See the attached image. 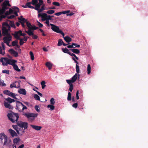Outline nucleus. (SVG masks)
<instances>
[{
  "mask_svg": "<svg viewBox=\"0 0 148 148\" xmlns=\"http://www.w3.org/2000/svg\"><path fill=\"white\" fill-rule=\"evenodd\" d=\"M0 61L3 66H7L8 64L12 66L17 62V61L14 60L9 59L7 58H1L0 59Z\"/></svg>",
  "mask_w": 148,
  "mask_h": 148,
  "instance_id": "obj_1",
  "label": "nucleus"
},
{
  "mask_svg": "<svg viewBox=\"0 0 148 148\" xmlns=\"http://www.w3.org/2000/svg\"><path fill=\"white\" fill-rule=\"evenodd\" d=\"M7 116L9 119L12 123H14L15 121L17 122L19 117L18 114L12 112L8 114Z\"/></svg>",
  "mask_w": 148,
  "mask_h": 148,
  "instance_id": "obj_2",
  "label": "nucleus"
},
{
  "mask_svg": "<svg viewBox=\"0 0 148 148\" xmlns=\"http://www.w3.org/2000/svg\"><path fill=\"white\" fill-rule=\"evenodd\" d=\"M23 115L26 116L28 120L32 122L34 120V118L37 116V114L34 113H24Z\"/></svg>",
  "mask_w": 148,
  "mask_h": 148,
  "instance_id": "obj_3",
  "label": "nucleus"
},
{
  "mask_svg": "<svg viewBox=\"0 0 148 148\" xmlns=\"http://www.w3.org/2000/svg\"><path fill=\"white\" fill-rule=\"evenodd\" d=\"M19 112H22L24 110L26 109L27 107L24 105L21 102L18 101H16V108Z\"/></svg>",
  "mask_w": 148,
  "mask_h": 148,
  "instance_id": "obj_4",
  "label": "nucleus"
},
{
  "mask_svg": "<svg viewBox=\"0 0 148 148\" xmlns=\"http://www.w3.org/2000/svg\"><path fill=\"white\" fill-rule=\"evenodd\" d=\"M50 25L51 26V28L53 31L55 32L61 34L63 36H64V33L60 29L58 26H56L52 24H50Z\"/></svg>",
  "mask_w": 148,
  "mask_h": 148,
  "instance_id": "obj_5",
  "label": "nucleus"
},
{
  "mask_svg": "<svg viewBox=\"0 0 148 148\" xmlns=\"http://www.w3.org/2000/svg\"><path fill=\"white\" fill-rule=\"evenodd\" d=\"M17 124L21 128H23L24 130L27 129L28 127V123L26 122L18 121L17 122Z\"/></svg>",
  "mask_w": 148,
  "mask_h": 148,
  "instance_id": "obj_6",
  "label": "nucleus"
},
{
  "mask_svg": "<svg viewBox=\"0 0 148 148\" xmlns=\"http://www.w3.org/2000/svg\"><path fill=\"white\" fill-rule=\"evenodd\" d=\"M21 81L18 80V81H16L14 82L11 84L10 85V87L11 88H12L14 87L16 88H18L20 87V83Z\"/></svg>",
  "mask_w": 148,
  "mask_h": 148,
  "instance_id": "obj_7",
  "label": "nucleus"
},
{
  "mask_svg": "<svg viewBox=\"0 0 148 148\" xmlns=\"http://www.w3.org/2000/svg\"><path fill=\"white\" fill-rule=\"evenodd\" d=\"M3 94L9 96L14 99H16L17 98L16 96L17 95V94L15 95L14 93H13L8 90H5L3 92Z\"/></svg>",
  "mask_w": 148,
  "mask_h": 148,
  "instance_id": "obj_8",
  "label": "nucleus"
},
{
  "mask_svg": "<svg viewBox=\"0 0 148 148\" xmlns=\"http://www.w3.org/2000/svg\"><path fill=\"white\" fill-rule=\"evenodd\" d=\"M12 35L16 37H19L20 36H25L26 35L25 34L23 33L21 30H20L18 31H15L14 33H12Z\"/></svg>",
  "mask_w": 148,
  "mask_h": 148,
  "instance_id": "obj_9",
  "label": "nucleus"
},
{
  "mask_svg": "<svg viewBox=\"0 0 148 148\" xmlns=\"http://www.w3.org/2000/svg\"><path fill=\"white\" fill-rule=\"evenodd\" d=\"M5 36L3 38V41L10 42L12 40V37L10 34H8Z\"/></svg>",
  "mask_w": 148,
  "mask_h": 148,
  "instance_id": "obj_10",
  "label": "nucleus"
},
{
  "mask_svg": "<svg viewBox=\"0 0 148 148\" xmlns=\"http://www.w3.org/2000/svg\"><path fill=\"white\" fill-rule=\"evenodd\" d=\"M2 33L3 36H5L6 35H8V34H10L8 33V30L7 29V28L5 27H3L2 28Z\"/></svg>",
  "mask_w": 148,
  "mask_h": 148,
  "instance_id": "obj_11",
  "label": "nucleus"
},
{
  "mask_svg": "<svg viewBox=\"0 0 148 148\" xmlns=\"http://www.w3.org/2000/svg\"><path fill=\"white\" fill-rule=\"evenodd\" d=\"M9 52L15 57H17L18 56V54L17 51H15L12 49L9 50Z\"/></svg>",
  "mask_w": 148,
  "mask_h": 148,
  "instance_id": "obj_12",
  "label": "nucleus"
},
{
  "mask_svg": "<svg viewBox=\"0 0 148 148\" xmlns=\"http://www.w3.org/2000/svg\"><path fill=\"white\" fill-rule=\"evenodd\" d=\"M4 105L5 108L9 109H12L13 108V107L11 106L10 103L8 102L5 101L3 103Z\"/></svg>",
  "mask_w": 148,
  "mask_h": 148,
  "instance_id": "obj_13",
  "label": "nucleus"
},
{
  "mask_svg": "<svg viewBox=\"0 0 148 148\" xmlns=\"http://www.w3.org/2000/svg\"><path fill=\"white\" fill-rule=\"evenodd\" d=\"M9 132L12 137L17 136L16 133L14 130L11 129H9Z\"/></svg>",
  "mask_w": 148,
  "mask_h": 148,
  "instance_id": "obj_14",
  "label": "nucleus"
},
{
  "mask_svg": "<svg viewBox=\"0 0 148 148\" xmlns=\"http://www.w3.org/2000/svg\"><path fill=\"white\" fill-rule=\"evenodd\" d=\"M4 139V145H8L10 144V143L11 142V141L10 140H9V141H8V137L7 136H5Z\"/></svg>",
  "mask_w": 148,
  "mask_h": 148,
  "instance_id": "obj_15",
  "label": "nucleus"
},
{
  "mask_svg": "<svg viewBox=\"0 0 148 148\" xmlns=\"http://www.w3.org/2000/svg\"><path fill=\"white\" fill-rule=\"evenodd\" d=\"M70 12V10L64 11L61 12L62 14H66V15L68 16H72L74 14V13L72 12L69 13Z\"/></svg>",
  "mask_w": 148,
  "mask_h": 148,
  "instance_id": "obj_16",
  "label": "nucleus"
},
{
  "mask_svg": "<svg viewBox=\"0 0 148 148\" xmlns=\"http://www.w3.org/2000/svg\"><path fill=\"white\" fill-rule=\"evenodd\" d=\"M18 92L20 94L25 95L26 94V91L25 89L20 88L18 90Z\"/></svg>",
  "mask_w": 148,
  "mask_h": 148,
  "instance_id": "obj_17",
  "label": "nucleus"
},
{
  "mask_svg": "<svg viewBox=\"0 0 148 148\" xmlns=\"http://www.w3.org/2000/svg\"><path fill=\"white\" fill-rule=\"evenodd\" d=\"M30 126L34 129L37 131L40 130L42 128L41 127L37 125H31Z\"/></svg>",
  "mask_w": 148,
  "mask_h": 148,
  "instance_id": "obj_18",
  "label": "nucleus"
},
{
  "mask_svg": "<svg viewBox=\"0 0 148 148\" xmlns=\"http://www.w3.org/2000/svg\"><path fill=\"white\" fill-rule=\"evenodd\" d=\"M18 19L20 21L19 22L20 23L21 22H23V23H26L27 21V20L23 18L22 16H21L20 17H18Z\"/></svg>",
  "mask_w": 148,
  "mask_h": 148,
  "instance_id": "obj_19",
  "label": "nucleus"
},
{
  "mask_svg": "<svg viewBox=\"0 0 148 148\" xmlns=\"http://www.w3.org/2000/svg\"><path fill=\"white\" fill-rule=\"evenodd\" d=\"M2 6L7 7V6L9 7L11 6V5L8 2L6 1H4L1 5Z\"/></svg>",
  "mask_w": 148,
  "mask_h": 148,
  "instance_id": "obj_20",
  "label": "nucleus"
},
{
  "mask_svg": "<svg viewBox=\"0 0 148 148\" xmlns=\"http://www.w3.org/2000/svg\"><path fill=\"white\" fill-rule=\"evenodd\" d=\"M70 50L73 53L76 54H78L80 53V51L77 49H70Z\"/></svg>",
  "mask_w": 148,
  "mask_h": 148,
  "instance_id": "obj_21",
  "label": "nucleus"
},
{
  "mask_svg": "<svg viewBox=\"0 0 148 148\" xmlns=\"http://www.w3.org/2000/svg\"><path fill=\"white\" fill-rule=\"evenodd\" d=\"M64 40L67 42L69 43L72 40L71 38L68 36L64 37Z\"/></svg>",
  "mask_w": 148,
  "mask_h": 148,
  "instance_id": "obj_22",
  "label": "nucleus"
},
{
  "mask_svg": "<svg viewBox=\"0 0 148 148\" xmlns=\"http://www.w3.org/2000/svg\"><path fill=\"white\" fill-rule=\"evenodd\" d=\"M14 37L17 39L20 40V44L21 45H23L24 42L23 41V39L19 37H16L15 36H14Z\"/></svg>",
  "mask_w": 148,
  "mask_h": 148,
  "instance_id": "obj_23",
  "label": "nucleus"
},
{
  "mask_svg": "<svg viewBox=\"0 0 148 148\" xmlns=\"http://www.w3.org/2000/svg\"><path fill=\"white\" fill-rule=\"evenodd\" d=\"M18 126L17 125V124L16 125H12V127L13 128L16 130V131L17 134L19 135L20 134V133L19 132V130H18Z\"/></svg>",
  "mask_w": 148,
  "mask_h": 148,
  "instance_id": "obj_24",
  "label": "nucleus"
},
{
  "mask_svg": "<svg viewBox=\"0 0 148 148\" xmlns=\"http://www.w3.org/2000/svg\"><path fill=\"white\" fill-rule=\"evenodd\" d=\"M45 65L48 68L49 70H50L51 69L52 65L51 63L48 62H47Z\"/></svg>",
  "mask_w": 148,
  "mask_h": 148,
  "instance_id": "obj_25",
  "label": "nucleus"
},
{
  "mask_svg": "<svg viewBox=\"0 0 148 148\" xmlns=\"http://www.w3.org/2000/svg\"><path fill=\"white\" fill-rule=\"evenodd\" d=\"M77 74L76 73L71 78V80L73 82H75L77 79Z\"/></svg>",
  "mask_w": 148,
  "mask_h": 148,
  "instance_id": "obj_26",
  "label": "nucleus"
},
{
  "mask_svg": "<svg viewBox=\"0 0 148 148\" xmlns=\"http://www.w3.org/2000/svg\"><path fill=\"white\" fill-rule=\"evenodd\" d=\"M5 100L8 102L10 103H12L14 102L15 101V100L11 98L8 97L7 98L5 99Z\"/></svg>",
  "mask_w": 148,
  "mask_h": 148,
  "instance_id": "obj_27",
  "label": "nucleus"
},
{
  "mask_svg": "<svg viewBox=\"0 0 148 148\" xmlns=\"http://www.w3.org/2000/svg\"><path fill=\"white\" fill-rule=\"evenodd\" d=\"M8 8H9L8 7L2 6L1 9V12L2 13V14L5 12L6 10L8 9Z\"/></svg>",
  "mask_w": 148,
  "mask_h": 148,
  "instance_id": "obj_28",
  "label": "nucleus"
},
{
  "mask_svg": "<svg viewBox=\"0 0 148 148\" xmlns=\"http://www.w3.org/2000/svg\"><path fill=\"white\" fill-rule=\"evenodd\" d=\"M13 66L14 69V70H15L16 71H18V72H20L21 71L20 69L18 68V66L16 64H14Z\"/></svg>",
  "mask_w": 148,
  "mask_h": 148,
  "instance_id": "obj_29",
  "label": "nucleus"
},
{
  "mask_svg": "<svg viewBox=\"0 0 148 148\" xmlns=\"http://www.w3.org/2000/svg\"><path fill=\"white\" fill-rule=\"evenodd\" d=\"M42 5L39 3H36L35 5V7H34V8L35 10H38L39 8H40V6Z\"/></svg>",
  "mask_w": 148,
  "mask_h": 148,
  "instance_id": "obj_30",
  "label": "nucleus"
},
{
  "mask_svg": "<svg viewBox=\"0 0 148 148\" xmlns=\"http://www.w3.org/2000/svg\"><path fill=\"white\" fill-rule=\"evenodd\" d=\"M53 105H47V107L48 108H50V110H53L54 109L55 106Z\"/></svg>",
  "mask_w": 148,
  "mask_h": 148,
  "instance_id": "obj_31",
  "label": "nucleus"
},
{
  "mask_svg": "<svg viewBox=\"0 0 148 148\" xmlns=\"http://www.w3.org/2000/svg\"><path fill=\"white\" fill-rule=\"evenodd\" d=\"M21 139L19 138H15L13 140V143L14 144H17L20 141Z\"/></svg>",
  "mask_w": 148,
  "mask_h": 148,
  "instance_id": "obj_32",
  "label": "nucleus"
},
{
  "mask_svg": "<svg viewBox=\"0 0 148 148\" xmlns=\"http://www.w3.org/2000/svg\"><path fill=\"white\" fill-rule=\"evenodd\" d=\"M62 50L63 52L68 53V54L70 52L69 51V50L66 48H62Z\"/></svg>",
  "mask_w": 148,
  "mask_h": 148,
  "instance_id": "obj_33",
  "label": "nucleus"
},
{
  "mask_svg": "<svg viewBox=\"0 0 148 148\" xmlns=\"http://www.w3.org/2000/svg\"><path fill=\"white\" fill-rule=\"evenodd\" d=\"M47 16V14L45 13H43L42 14V20L44 21L46 20V17Z\"/></svg>",
  "mask_w": 148,
  "mask_h": 148,
  "instance_id": "obj_34",
  "label": "nucleus"
},
{
  "mask_svg": "<svg viewBox=\"0 0 148 148\" xmlns=\"http://www.w3.org/2000/svg\"><path fill=\"white\" fill-rule=\"evenodd\" d=\"M27 4V8H29L31 9H34V7L32 6L31 5V4H32L31 2H28L26 3Z\"/></svg>",
  "mask_w": 148,
  "mask_h": 148,
  "instance_id": "obj_35",
  "label": "nucleus"
},
{
  "mask_svg": "<svg viewBox=\"0 0 148 148\" xmlns=\"http://www.w3.org/2000/svg\"><path fill=\"white\" fill-rule=\"evenodd\" d=\"M76 70L77 73H78L79 76V73H80L79 71V67L77 64L76 65Z\"/></svg>",
  "mask_w": 148,
  "mask_h": 148,
  "instance_id": "obj_36",
  "label": "nucleus"
},
{
  "mask_svg": "<svg viewBox=\"0 0 148 148\" xmlns=\"http://www.w3.org/2000/svg\"><path fill=\"white\" fill-rule=\"evenodd\" d=\"M31 29H29L27 31L25 32L29 36H32L34 34L31 31Z\"/></svg>",
  "mask_w": 148,
  "mask_h": 148,
  "instance_id": "obj_37",
  "label": "nucleus"
},
{
  "mask_svg": "<svg viewBox=\"0 0 148 148\" xmlns=\"http://www.w3.org/2000/svg\"><path fill=\"white\" fill-rule=\"evenodd\" d=\"M87 73L89 74L91 72V67L90 64H88L87 66Z\"/></svg>",
  "mask_w": 148,
  "mask_h": 148,
  "instance_id": "obj_38",
  "label": "nucleus"
},
{
  "mask_svg": "<svg viewBox=\"0 0 148 148\" xmlns=\"http://www.w3.org/2000/svg\"><path fill=\"white\" fill-rule=\"evenodd\" d=\"M45 84V82L44 81H42L41 82V84L42 86V89H44L45 87L46 86Z\"/></svg>",
  "mask_w": 148,
  "mask_h": 148,
  "instance_id": "obj_39",
  "label": "nucleus"
},
{
  "mask_svg": "<svg viewBox=\"0 0 148 148\" xmlns=\"http://www.w3.org/2000/svg\"><path fill=\"white\" fill-rule=\"evenodd\" d=\"M34 99L40 101V97L37 94H35L34 95Z\"/></svg>",
  "mask_w": 148,
  "mask_h": 148,
  "instance_id": "obj_40",
  "label": "nucleus"
},
{
  "mask_svg": "<svg viewBox=\"0 0 148 148\" xmlns=\"http://www.w3.org/2000/svg\"><path fill=\"white\" fill-rule=\"evenodd\" d=\"M67 99L68 101H71V94L70 92H69L68 93Z\"/></svg>",
  "mask_w": 148,
  "mask_h": 148,
  "instance_id": "obj_41",
  "label": "nucleus"
},
{
  "mask_svg": "<svg viewBox=\"0 0 148 148\" xmlns=\"http://www.w3.org/2000/svg\"><path fill=\"white\" fill-rule=\"evenodd\" d=\"M9 25L11 27L15 28V26L13 21H10Z\"/></svg>",
  "mask_w": 148,
  "mask_h": 148,
  "instance_id": "obj_42",
  "label": "nucleus"
},
{
  "mask_svg": "<svg viewBox=\"0 0 148 148\" xmlns=\"http://www.w3.org/2000/svg\"><path fill=\"white\" fill-rule=\"evenodd\" d=\"M63 42V41L62 39H59L58 41V46H60L62 44V43Z\"/></svg>",
  "mask_w": 148,
  "mask_h": 148,
  "instance_id": "obj_43",
  "label": "nucleus"
},
{
  "mask_svg": "<svg viewBox=\"0 0 148 148\" xmlns=\"http://www.w3.org/2000/svg\"><path fill=\"white\" fill-rule=\"evenodd\" d=\"M6 86V84L4 83V81L3 80L1 81L0 78V86Z\"/></svg>",
  "mask_w": 148,
  "mask_h": 148,
  "instance_id": "obj_44",
  "label": "nucleus"
},
{
  "mask_svg": "<svg viewBox=\"0 0 148 148\" xmlns=\"http://www.w3.org/2000/svg\"><path fill=\"white\" fill-rule=\"evenodd\" d=\"M50 102L51 104V105H54L55 103L54 99L53 98L51 99L50 100Z\"/></svg>",
  "mask_w": 148,
  "mask_h": 148,
  "instance_id": "obj_45",
  "label": "nucleus"
},
{
  "mask_svg": "<svg viewBox=\"0 0 148 148\" xmlns=\"http://www.w3.org/2000/svg\"><path fill=\"white\" fill-rule=\"evenodd\" d=\"M55 12V11L53 10H50L47 11V13L50 14H52Z\"/></svg>",
  "mask_w": 148,
  "mask_h": 148,
  "instance_id": "obj_46",
  "label": "nucleus"
},
{
  "mask_svg": "<svg viewBox=\"0 0 148 148\" xmlns=\"http://www.w3.org/2000/svg\"><path fill=\"white\" fill-rule=\"evenodd\" d=\"M29 54L31 57V59L32 60H33L34 59V56L33 53L30 51Z\"/></svg>",
  "mask_w": 148,
  "mask_h": 148,
  "instance_id": "obj_47",
  "label": "nucleus"
},
{
  "mask_svg": "<svg viewBox=\"0 0 148 148\" xmlns=\"http://www.w3.org/2000/svg\"><path fill=\"white\" fill-rule=\"evenodd\" d=\"M38 0H32V2H31L32 4L35 5L36 3H38Z\"/></svg>",
  "mask_w": 148,
  "mask_h": 148,
  "instance_id": "obj_48",
  "label": "nucleus"
},
{
  "mask_svg": "<svg viewBox=\"0 0 148 148\" xmlns=\"http://www.w3.org/2000/svg\"><path fill=\"white\" fill-rule=\"evenodd\" d=\"M5 136H6L3 133H0V138L1 139V140H2V139L3 138H5Z\"/></svg>",
  "mask_w": 148,
  "mask_h": 148,
  "instance_id": "obj_49",
  "label": "nucleus"
},
{
  "mask_svg": "<svg viewBox=\"0 0 148 148\" xmlns=\"http://www.w3.org/2000/svg\"><path fill=\"white\" fill-rule=\"evenodd\" d=\"M66 82L69 85L71 84H72V83H74L73 82L72 80L71 79H67L66 80Z\"/></svg>",
  "mask_w": 148,
  "mask_h": 148,
  "instance_id": "obj_50",
  "label": "nucleus"
},
{
  "mask_svg": "<svg viewBox=\"0 0 148 148\" xmlns=\"http://www.w3.org/2000/svg\"><path fill=\"white\" fill-rule=\"evenodd\" d=\"M18 43V41L17 40H15L12 42V46H15Z\"/></svg>",
  "mask_w": 148,
  "mask_h": 148,
  "instance_id": "obj_51",
  "label": "nucleus"
},
{
  "mask_svg": "<svg viewBox=\"0 0 148 148\" xmlns=\"http://www.w3.org/2000/svg\"><path fill=\"white\" fill-rule=\"evenodd\" d=\"M52 4L55 6H59L60 5V4L57 2H53Z\"/></svg>",
  "mask_w": 148,
  "mask_h": 148,
  "instance_id": "obj_52",
  "label": "nucleus"
},
{
  "mask_svg": "<svg viewBox=\"0 0 148 148\" xmlns=\"http://www.w3.org/2000/svg\"><path fill=\"white\" fill-rule=\"evenodd\" d=\"M26 23L27 25L28 28H29V29H30L31 28V27H32V25H31V23L27 21Z\"/></svg>",
  "mask_w": 148,
  "mask_h": 148,
  "instance_id": "obj_53",
  "label": "nucleus"
},
{
  "mask_svg": "<svg viewBox=\"0 0 148 148\" xmlns=\"http://www.w3.org/2000/svg\"><path fill=\"white\" fill-rule=\"evenodd\" d=\"M6 16L5 14V15L1 14V15H0V21H1L3 18H5Z\"/></svg>",
  "mask_w": 148,
  "mask_h": 148,
  "instance_id": "obj_54",
  "label": "nucleus"
},
{
  "mask_svg": "<svg viewBox=\"0 0 148 148\" xmlns=\"http://www.w3.org/2000/svg\"><path fill=\"white\" fill-rule=\"evenodd\" d=\"M2 72L3 73H5L8 74H10L9 70H3Z\"/></svg>",
  "mask_w": 148,
  "mask_h": 148,
  "instance_id": "obj_55",
  "label": "nucleus"
},
{
  "mask_svg": "<svg viewBox=\"0 0 148 148\" xmlns=\"http://www.w3.org/2000/svg\"><path fill=\"white\" fill-rule=\"evenodd\" d=\"M73 45L74 48L76 47L79 48V47L80 46L79 45L75 43H73Z\"/></svg>",
  "mask_w": 148,
  "mask_h": 148,
  "instance_id": "obj_56",
  "label": "nucleus"
},
{
  "mask_svg": "<svg viewBox=\"0 0 148 148\" xmlns=\"http://www.w3.org/2000/svg\"><path fill=\"white\" fill-rule=\"evenodd\" d=\"M18 130H19V132H20V131L21 133L22 134H23L25 132V130L23 129L22 128H18ZM21 134L22 135V134Z\"/></svg>",
  "mask_w": 148,
  "mask_h": 148,
  "instance_id": "obj_57",
  "label": "nucleus"
},
{
  "mask_svg": "<svg viewBox=\"0 0 148 148\" xmlns=\"http://www.w3.org/2000/svg\"><path fill=\"white\" fill-rule=\"evenodd\" d=\"M73 84H71L70 85V87H69V90L70 92H72L73 89Z\"/></svg>",
  "mask_w": 148,
  "mask_h": 148,
  "instance_id": "obj_58",
  "label": "nucleus"
},
{
  "mask_svg": "<svg viewBox=\"0 0 148 148\" xmlns=\"http://www.w3.org/2000/svg\"><path fill=\"white\" fill-rule=\"evenodd\" d=\"M53 16H50V15H47V16L46 17V20H50L51 19V17H53Z\"/></svg>",
  "mask_w": 148,
  "mask_h": 148,
  "instance_id": "obj_59",
  "label": "nucleus"
},
{
  "mask_svg": "<svg viewBox=\"0 0 148 148\" xmlns=\"http://www.w3.org/2000/svg\"><path fill=\"white\" fill-rule=\"evenodd\" d=\"M38 28L37 27H36L35 26H32L30 29L31 30H35L38 29Z\"/></svg>",
  "mask_w": 148,
  "mask_h": 148,
  "instance_id": "obj_60",
  "label": "nucleus"
},
{
  "mask_svg": "<svg viewBox=\"0 0 148 148\" xmlns=\"http://www.w3.org/2000/svg\"><path fill=\"white\" fill-rule=\"evenodd\" d=\"M39 106L36 105L35 106V109L38 112H40V110L39 109Z\"/></svg>",
  "mask_w": 148,
  "mask_h": 148,
  "instance_id": "obj_61",
  "label": "nucleus"
},
{
  "mask_svg": "<svg viewBox=\"0 0 148 148\" xmlns=\"http://www.w3.org/2000/svg\"><path fill=\"white\" fill-rule=\"evenodd\" d=\"M3 49H1V47L0 46V54L4 55L5 54V51H3Z\"/></svg>",
  "mask_w": 148,
  "mask_h": 148,
  "instance_id": "obj_62",
  "label": "nucleus"
},
{
  "mask_svg": "<svg viewBox=\"0 0 148 148\" xmlns=\"http://www.w3.org/2000/svg\"><path fill=\"white\" fill-rule=\"evenodd\" d=\"M37 23H38V25L40 27H42L43 26V25L40 22L37 21Z\"/></svg>",
  "mask_w": 148,
  "mask_h": 148,
  "instance_id": "obj_63",
  "label": "nucleus"
},
{
  "mask_svg": "<svg viewBox=\"0 0 148 148\" xmlns=\"http://www.w3.org/2000/svg\"><path fill=\"white\" fill-rule=\"evenodd\" d=\"M78 106V104L77 103H75L73 104L72 106L73 107H74V108H77Z\"/></svg>",
  "mask_w": 148,
  "mask_h": 148,
  "instance_id": "obj_64",
  "label": "nucleus"
}]
</instances>
